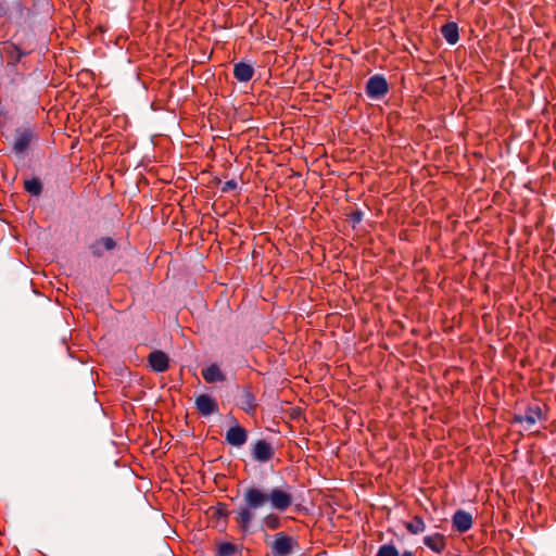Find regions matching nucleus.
<instances>
[{
  "label": "nucleus",
  "mask_w": 556,
  "mask_h": 556,
  "mask_svg": "<svg viewBox=\"0 0 556 556\" xmlns=\"http://www.w3.org/2000/svg\"><path fill=\"white\" fill-rule=\"evenodd\" d=\"M389 91L387 79L382 75L371 76L366 84V94L370 99H380Z\"/></svg>",
  "instance_id": "nucleus-4"
},
{
  "label": "nucleus",
  "mask_w": 556,
  "mask_h": 556,
  "mask_svg": "<svg viewBox=\"0 0 556 556\" xmlns=\"http://www.w3.org/2000/svg\"><path fill=\"white\" fill-rule=\"evenodd\" d=\"M115 245H116V243L112 238L105 237V238H101L100 240H98L97 243L94 244V248L102 247L104 250L110 251V250H113L115 248Z\"/></svg>",
  "instance_id": "nucleus-22"
},
{
  "label": "nucleus",
  "mask_w": 556,
  "mask_h": 556,
  "mask_svg": "<svg viewBox=\"0 0 556 556\" xmlns=\"http://www.w3.org/2000/svg\"><path fill=\"white\" fill-rule=\"evenodd\" d=\"M424 544L437 554H441L445 548V539L441 533H434L426 535L424 538Z\"/></svg>",
  "instance_id": "nucleus-13"
},
{
  "label": "nucleus",
  "mask_w": 556,
  "mask_h": 556,
  "mask_svg": "<svg viewBox=\"0 0 556 556\" xmlns=\"http://www.w3.org/2000/svg\"><path fill=\"white\" fill-rule=\"evenodd\" d=\"M24 188L28 193L38 197L42 191V184L38 178H31L25 180Z\"/></svg>",
  "instance_id": "nucleus-18"
},
{
  "label": "nucleus",
  "mask_w": 556,
  "mask_h": 556,
  "mask_svg": "<svg viewBox=\"0 0 556 556\" xmlns=\"http://www.w3.org/2000/svg\"><path fill=\"white\" fill-rule=\"evenodd\" d=\"M254 68L251 64L239 62L233 66V77L240 83H248L253 78Z\"/></svg>",
  "instance_id": "nucleus-12"
},
{
  "label": "nucleus",
  "mask_w": 556,
  "mask_h": 556,
  "mask_svg": "<svg viewBox=\"0 0 556 556\" xmlns=\"http://www.w3.org/2000/svg\"><path fill=\"white\" fill-rule=\"evenodd\" d=\"M255 399L251 393H245L244 399L242 401V408L247 412H253L255 408Z\"/></svg>",
  "instance_id": "nucleus-20"
},
{
  "label": "nucleus",
  "mask_w": 556,
  "mask_h": 556,
  "mask_svg": "<svg viewBox=\"0 0 556 556\" xmlns=\"http://www.w3.org/2000/svg\"><path fill=\"white\" fill-rule=\"evenodd\" d=\"M148 361L155 372H164L168 369L169 358L163 351L156 350L151 352Z\"/></svg>",
  "instance_id": "nucleus-7"
},
{
  "label": "nucleus",
  "mask_w": 556,
  "mask_h": 556,
  "mask_svg": "<svg viewBox=\"0 0 556 556\" xmlns=\"http://www.w3.org/2000/svg\"><path fill=\"white\" fill-rule=\"evenodd\" d=\"M33 139H34V134L31 130L24 129V130L17 131L15 140H14V144H13L14 152L16 154H22L25 151H27L28 148L30 147Z\"/></svg>",
  "instance_id": "nucleus-9"
},
{
  "label": "nucleus",
  "mask_w": 556,
  "mask_h": 556,
  "mask_svg": "<svg viewBox=\"0 0 556 556\" xmlns=\"http://www.w3.org/2000/svg\"><path fill=\"white\" fill-rule=\"evenodd\" d=\"M266 504L282 513L293 504V496L289 489L273 488L269 492H265L255 485L245 488L242 503L235 509V520L243 533L250 532L257 510Z\"/></svg>",
  "instance_id": "nucleus-1"
},
{
  "label": "nucleus",
  "mask_w": 556,
  "mask_h": 556,
  "mask_svg": "<svg viewBox=\"0 0 556 556\" xmlns=\"http://www.w3.org/2000/svg\"><path fill=\"white\" fill-rule=\"evenodd\" d=\"M247 440L248 432L243 427L239 425L230 427L226 432V441L228 444L232 446H242L247 442Z\"/></svg>",
  "instance_id": "nucleus-8"
},
{
  "label": "nucleus",
  "mask_w": 556,
  "mask_h": 556,
  "mask_svg": "<svg viewBox=\"0 0 556 556\" xmlns=\"http://www.w3.org/2000/svg\"><path fill=\"white\" fill-rule=\"evenodd\" d=\"M363 216L364 214L361 210H355L349 214V222L355 227L363 220Z\"/></svg>",
  "instance_id": "nucleus-23"
},
{
  "label": "nucleus",
  "mask_w": 556,
  "mask_h": 556,
  "mask_svg": "<svg viewBox=\"0 0 556 556\" xmlns=\"http://www.w3.org/2000/svg\"><path fill=\"white\" fill-rule=\"evenodd\" d=\"M236 547L233 544L225 542L218 546V556H231L235 554Z\"/></svg>",
  "instance_id": "nucleus-21"
},
{
  "label": "nucleus",
  "mask_w": 556,
  "mask_h": 556,
  "mask_svg": "<svg viewBox=\"0 0 556 556\" xmlns=\"http://www.w3.org/2000/svg\"><path fill=\"white\" fill-rule=\"evenodd\" d=\"M238 187V184L236 180L231 179V180H227L224 182L223 187H222V191L223 192H230L235 189H237Z\"/></svg>",
  "instance_id": "nucleus-24"
},
{
  "label": "nucleus",
  "mask_w": 556,
  "mask_h": 556,
  "mask_svg": "<svg viewBox=\"0 0 556 556\" xmlns=\"http://www.w3.org/2000/svg\"><path fill=\"white\" fill-rule=\"evenodd\" d=\"M443 38L450 45H455L459 40L458 26L455 22H450L441 27Z\"/></svg>",
  "instance_id": "nucleus-14"
},
{
  "label": "nucleus",
  "mask_w": 556,
  "mask_h": 556,
  "mask_svg": "<svg viewBox=\"0 0 556 556\" xmlns=\"http://www.w3.org/2000/svg\"><path fill=\"white\" fill-rule=\"evenodd\" d=\"M545 419L542 408L539 405H529L522 414L514 416V422L520 424L526 430L532 429L536 422Z\"/></svg>",
  "instance_id": "nucleus-2"
},
{
  "label": "nucleus",
  "mask_w": 556,
  "mask_h": 556,
  "mask_svg": "<svg viewBox=\"0 0 556 556\" xmlns=\"http://www.w3.org/2000/svg\"><path fill=\"white\" fill-rule=\"evenodd\" d=\"M262 525L268 530H277L281 527V520L278 515L270 513L262 519Z\"/></svg>",
  "instance_id": "nucleus-17"
},
{
  "label": "nucleus",
  "mask_w": 556,
  "mask_h": 556,
  "mask_svg": "<svg viewBox=\"0 0 556 556\" xmlns=\"http://www.w3.org/2000/svg\"><path fill=\"white\" fill-rule=\"evenodd\" d=\"M202 377L207 383L224 382L226 380V375L215 363L202 369Z\"/></svg>",
  "instance_id": "nucleus-11"
},
{
  "label": "nucleus",
  "mask_w": 556,
  "mask_h": 556,
  "mask_svg": "<svg viewBox=\"0 0 556 556\" xmlns=\"http://www.w3.org/2000/svg\"><path fill=\"white\" fill-rule=\"evenodd\" d=\"M296 546L298 543L294 539L285 532H278L271 543V552L274 556H289Z\"/></svg>",
  "instance_id": "nucleus-3"
},
{
  "label": "nucleus",
  "mask_w": 556,
  "mask_h": 556,
  "mask_svg": "<svg viewBox=\"0 0 556 556\" xmlns=\"http://www.w3.org/2000/svg\"><path fill=\"white\" fill-rule=\"evenodd\" d=\"M401 556H415L414 553L405 551Z\"/></svg>",
  "instance_id": "nucleus-25"
},
{
  "label": "nucleus",
  "mask_w": 556,
  "mask_h": 556,
  "mask_svg": "<svg viewBox=\"0 0 556 556\" xmlns=\"http://www.w3.org/2000/svg\"><path fill=\"white\" fill-rule=\"evenodd\" d=\"M377 556H400V554L394 545L383 544L379 547Z\"/></svg>",
  "instance_id": "nucleus-19"
},
{
  "label": "nucleus",
  "mask_w": 556,
  "mask_h": 556,
  "mask_svg": "<svg viewBox=\"0 0 556 556\" xmlns=\"http://www.w3.org/2000/svg\"><path fill=\"white\" fill-rule=\"evenodd\" d=\"M8 64L16 66L21 59L26 55V52L21 50L17 46L11 45L5 49Z\"/></svg>",
  "instance_id": "nucleus-15"
},
{
  "label": "nucleus",
  "mask_w": 556,
  "mask_h": 556,
  "mask_svg": "<svg viewBox=\"0 0 556 556\" xmlns=\"http://www.w3.org/2000/svg\"><path fill=\"white\" fill-rule=\"evenodd\" d=\"M405 528L410 534H419L426 530V523L420 516H414L412 520L405 522Z\"/></svg>",
  "instance_id": "nucleus-16"
},
{
  "label": "nucleus",
  "mask_w": 556,
  "mask_h": 556,
  "mask_svg": "<svg viewBox=\"0 0 556 556\" xmlns=\"http://www.w3.org/2000/svg\"><path fill=\"white\" fill-rule=\"evenodd\" d=\"M251 452L253 459L258 463L269 462L275 454L271 444L265 440H257L256 442H254Z\"/></svg>",
  "instance_id": "nucleus-5"
},
{
  "label": "nucleus",
  "mask_w": 556,
  "mask_h": 556,
  "mask_svg": "<svg viewBox=\"0 0 556 556\" xmlns=\"http://www.w3.org/2000/svg\"><path fill=\"white\" fill-rule=\"evenodd\" d=\"M195 407L203 416H210L218 412V403L207 394H201L195 399Z\"/></svg>",
  "instance_id": "nucleus-6"
},
{
  "label": "nucleus",
  "mask_w": 556,
  "mask_h": 556,
  "mask_svg": "<svg viewBox=\"0 0 556 556\" xmlns=\"http://www.w3.org/2000/svg\"><path fill=\"white\" fill-rule=\"evenodd\" d=\"M453 526L460 532H467L472 527V516L466 510L458 509L453 516Z\"/></svg>",
  "instance_id": "nucleus-10"
}]
</instances>
